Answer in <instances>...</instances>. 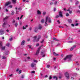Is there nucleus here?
<instances>
[{
	"label": "nucleus",
	"mask_w": 80,
	"mask_h": 80,
	"mask_svg": "<svg viewBox=\"0 0 80 80\" xmlns=\"http://www.w3.org/2000/svg\"><path fill=\"white\" fill-rule=\"evenodd\" d=\"M72 57V55H68L66 56V58H64V60H66L67 59H69V60H71V58Z\"/></svg>",
	"instance_id": "nucleus-1"
},
{
	"label": "nucleus",
	"mask_w": 80,
	"mask_h": 80,
	"mask_svg": "<svg viewBox=\"0 0 80 80\" xmlns=\"http://www.w3.org/2000/svg\"><path fill=\"white\" fill-rule=\"evenodd\" d=\"M65 76L67 78V79H69L70 78V76H69V73L68 72H66L65 73Z\"/></svg>",
	"instance_id": "nucleus-2"
},
{
	"label": "nucleus",
	"mask_w": 80,
	"mask_h": 80,
	"mask_svg": "<svg viewBox=\"0 0 80 80\" xmlns=\"http://www.w3.org/2000/svg\"><path fill=\"white\" fill-rule=\"evenodd\" d=\"M3 34H4V30H0V35H3Z\"/></svg>",
	"instance_id": "nucleus-3"
},
{
	"label": "nucleus",
	"mask_w": 80,
	"mask_h": 80,
	"mask_svg": "<svg viewBox=\"0 0 80 80\" xmlns=\"http://www.w3.org/2000/svg\"><path fill=\"white\" fill-rule=\"evenodd\" d=\"M36 65V64H35L34 62H32L31 64V67L32 68H33V67H34Z\"/></svg>",
	"instance_id": "nucleus-4"
},
{
	"label": "nucleus",
	"mask_w": 80,
	"mask_h": 80,
	"mask_svg": "<svg viewBox=\"0 0 80 80\" xmlns=\"http://www.w3.org/2000/svg\"><path fill=\"white\" fill-rule=\"evenodd\" d=\"M48 17H46L45 26H47L48 25L47 23V21H48Z\"/></svg>",
	"instance_id": "nucleus-5"
},
{
	"label": "nucleus",
	"mask_w": 80,
	"mask_h": 80,
	"mask_svg": "<svg viewBox=\"0 0 80 80\" xmlns=\"http://www.w3.org/2000/svg\"><path fill=\"white\" fill-rule=\"evenodd\" d=\"M38 28L37 27L35 28L34 30V32L35 33H37V32H38Z\"/></svg>",
	"instance_id": "nucleus-6"
},
{
	"label": "nucleus",
	"mask_w": 80,
	"mask_h": 80,
	"mask_svg": "<svg viewBox=\"0 0 80 80\" xmlns=\"http://www.w3.org/2000/svg\"><path fill=\"white\" fill-rule=\"evenodd\" d=\"M10 3H11V2H8L5 4V7H6L7 6H8V5H10Z\"/></svg>",
	"instance_id": "nucleus-7"
},
{
	"label": "nucleus",
	"mask_w": 80,
	"mask_h": 80,
	"mask_svg": "<svg viewBox=\"0 0 80 80\" xmlns=\"http://www.w3.org/2000/svg\"><path fill=\"white\" fill-rule=\"evenodd\" d=\"M59 15L61 17H63V15H62V12H59Z\"/></svg>",
	"instance_id": "nucleus-8"
},
{
	"label": "nucleus",
	"mask_w": 80,
	"mask_h": 80,
	"mask_svg": "<svg viewBox=\"0 0 80 80\" xmlns=\"http://www.w3.org/2000/svg\"><path fill=\"white\" fill-rule=\"evenodd\" d=\"M48 22L49 23H51L52 22V20H51V18H48Z\"/></svg>",
	"instance_id": "nucleus-9"
},
{
	"label": "nucleus",
	"mask_w": 80,
	"mask_h": 80,
	"mask_svg": "<svg viewBox=\"0 0 80 80\" xmlns=\"http://www.w3.org/2000/svg\"><path fill=\"white\" fill-rule=\"evenodd\" d=\"M17 0H12V3L15 4L17 3Z\"/></svg>",
	"instance_id": "nucleus-10"
},
{
	"label": "nucleus",
	"mask_w": 80,
	"mask_h": 80,
	"mask_svg": "<svg viewBox=\"0 0 80 80\" xmlns=\"http://www.w3.org/2000/svg\"><path fill=\"white\" fill-rule=\"evenodd\" d=\"M25 40H23L21 42V45H25Z\"/></svg>",
	"instance_id": "nucleus-11"
},
{
	"label": "nucleus",
	"mask_w": 80,
	"mask_h": 80,
	"mask_svg": "<svg viewBox=\"0 0 80 80\" xmlns=\"http://www.w3.org/2000/svg\"><path fill=\"white\" fill-rule=\"evenodd\" d=\"M53 54L54 56H56L57 57H58V54H57L55 52H53Z\"/></svg>",
	"instance_id": "nucleus-12"
},
{
	"label": "nucleus",
	"mask_w": 80,
	"mask_h": 80,
	"mask_svg": "<svg viewBox=\"0 0 80 80\" xmlns=\"http://www.w3.org/2000/svg\"><path fill=\"white\" fill-rule=\"evenodd\" d=\"M37 13L38 15H41L42 13H41V12L39 10L37 11Z\"/></svg>",
	"instance_id": "nucleus-13"
},
{
	"label": "nucleus",
	"mask_w": 80,
	"mask_h": 80,
	"mask_svg": "<svg viewBox=\"0 0 80 80\" xmlns=\"http://www.w3.org/2000/svg\"><path fill=\"white\" fill-rule=\"evenodd\" d=\"M52 78L54 79H55V78H56V80H58V78L56 76H54V77H52Z\"/></svg>",
	"instance_id": "nucleus-14"
},
{
	"label": "nucleus",
	"mask_w": 80,
	"mask_h": 80,
	"mask_svg": "<svg viewBox=\"0 0 80 80\" xmlns=\"http://www.w3.org/2000/svg\"><path fill=\"white\" fill-rule=\"evenodd\" d=\"M42 28V26L41 25L39 26L38 28L39 30H41Z\"/></svg>",
	"instance_id": "nucleus-15"
},
{
	"label": "nucleus",
	"mask_w": 80,
	"mask_h": 80,
	"mask_svg": "<svg viewBox=\"0 0 80 80\" xmlns=\"http://www.w3.org/2000/svg\"><path fill=\"white\" fill-rule=\"evenodd\" d=\"M8 17L7 16L5 18L3 19V21H4V20H7V19H8Z\"/></svg>",
	"instance_id": "nucleus-16"
},
{
	"label": "nucleus",
	"mask_w": 80,
	"mask_h": 80,
	"mask_svg": "<svg viewBox=\"0 0 80 80\" xmlns=\"http://www.w3.org/2000/svg\"><path fill=\"white\" fill-rule=\"evenodd\" d=\"M68 22H69V23H72V19H68Z\"/></svg>",
	"instance_id": "nucleus-17"
},
{
	"label": "nucleus",
	"mask_w": 80,
	"mask_h": 80,
	"mask_svg": "<svg viewBox=\"0 0 80 80\" xmlns=\"http://www.w3.org/2000/svg\"><path fill=\"white\" fill-rule=\"evenodd\" d=\"M0 48H2V42H0Z\"/></svg>",
	"instance_id": "nucleus-18"
},
{
	"label": "nucleus",
	"mask_w": 80,
	"mask_h": 80,
	"mask_svg": "<svg viewBox=\"0 0 80 80\" xmlns=\"http://www.w3.org/2000/svg\"><path fill=\"white\" fill-rule=\"evenodd\" d=\"M39 52H40V51H37L36 52V55H38V54H39Z\"/></svg>",
	"instance_id": "nucleus-19"
},
{
	"label": "nucleus",
	"mask_w": 80,
	"mask_h": 80,
	"mask_svg": "<svg viewBox=\"0 0 80 80\" xmlns=\"http://www.w3.org/2000/svg\"><path fill=\"white\" fill-rule=\"evenodd\" d=\"M15 27H17V26H18V23L16 22L15 24Z\"/></svg>",
	"instance_id": "nucleus-20"
},
{
	"label": "nucleus",
	"mask_w": 80,
	"mask_h": 80,
	"mask_svg": "<svg viewBox=\"0 0 80 80\" xmlns=\"http://www.w3.org/2000/svg\"><path fill=\"white\" fill-rule=\"evenodd\" d=\"M2 59H6V57L3 56L2 57Z\"/></svg>",
	"instance_id": "nucleus-21"
},
{
	"label": "nucleus",
	"mask_w": 80,
	"mask_h": 80,
	"mask_svg": "<svg viewBox=\"0 0 80 80\" xmlns=\"http://www.w3.org/2000/svg\"><path fill=\"white\" fill-rule=\"evenodd\" d=\"M6 25V23H5V22H4L2 25V27H5V25Z\"/></svg>",
	"instance_id": "nucleus-22"
},
{
	"label": "nucleus",
	"mask_w": 80,
	"mask_h": 80,
	"mask_svg": "<svg viewBox=\"0 0 80 80\" xmlns=\"http://www.w3.org/2000/svg\"><path fill=\"white\" fill-rule=\"evenodd\" d=\"M14 13H15V12H14V11H12L11 14L12 15H14Z\"/></svg>",
	"instance_id": "nucleus-23"
},
{
	"label": "nucleus",
	"mask_w": 80,
	"mask_h": 80,
	"mask_svg": "<svg viewBox=\"0 0 80 80\" xmlns=\"http://www.w3.org/2000/svg\"><path fill=\"white\" fill-rule=\"evenodd\" d=\"M6 46L7 47H9V46H10V43H8L6 44Z\"/></svg>",
	"instance_id": "nucleus-24"
},
{
	"label": "nucleus",
	"mask_w": 80,
	"mask_h": 80,
	"mask_svg": "<svg viewBox=\"0 0 80 80\" xmlns=\"http://www.w3.org/2000/svg\"><path fill=\"white\" fill-rule=\"evenodd\" d=\"M41 49V47H40L38 48V50L37 51H38L39 52H40V50Z\"/></svg>",
	"instance_id": "nucleus-25"
},
{
	"label": "nucleus",
	"mask_w": 80,
	"mask_h": 80,
	"mask_svg": "<svg viewBox=\"0 0 80 80\" xmlns=\"http://www.w3.org/2000/svg\"><path fill=\"white\" fill-rule=\"evenodd\" d=\"M78 3H79V2L78 1H76L75 3L76 5H78Z\"/></svg>",
	"instance_id": "nucleus-26"
},
{
	"label": "nucleus",
	"mask_w": 80,
	"mask_h": 80,
	"mask_svg": "<svg viewBox=\"0 0 80 80\" xmlns=\"http://www.w3.org/2000/svg\"><path fill=\"white\" fill-rule=\"evenodd\" d=\"M66 16H67V17H68V16H70V14H68V13H67L66 14Z\"/></svg>",
	"instance_id": "nucleus-27"
},
{
	"label": "nucleus",
	"mask_w": 80,
	"mask_h": 80,
	"mask_svg": "<svg viewBox=\"0 0 80 80\" xmlns=\"http://www.w3.org/2000/svg\"><path fill=\"white\" fill-rule=\"evenodd\" d=\"M31 73H35V71H32L31 72Z\"/></svg>",
	"instance_id": "nucleus-28"
},
{
	"label": "nucleus",
	"mask_w": 80,
	"mask_h": 80,
	"mask_svg": "<svg viewBox=\"0 0 80 80\" xmlns=\"http://www.w3.org/2000/svg\"><path fill=\"white\" fill-rule=\"evenodd\" d=\"M42 14L43 15H45V14H46V12H43Z\"/></svg>",
	"instance_id": "nucleus-29"
},
{
	"label": "nucleus",
	"mask_w": 80,
	"mask_h": 80,
	"mask_svg": "<svg viewBox=\"0 0 80 80\" xmlns=\"http://www.w3.org/2000/svg\"><path fill=\"white\" fill-rule=\"evenodd\" d=\"M38 38L40 39V38H41V36H40V35H38Z\"/></svg>",
	"instance_id": "nucleus-30"
},
{
	"label": "nucleus",
	"mask_w": 80,
	"mask_h": 80,
	"mask_svg": "<svg viewBox=\"0 0 80 80\" xmlns=\"http://www.w3.org/2000/svg\"><path fill=\"white\" fill-rule=\"evenodd\" d=\"M2 50H5V47H2Z\"/></svg>",
	"instance_id": "nucleus-31"
},
{
	"label": "nucleus",
	"mask_w": 80,
	"mask_h": 80,
	"mask_svg": "<svg viewBox=\"0 0 80 80\" xmlns=\"http://www.w3.org/2000/svg\"><path fill=\"white\" fill-rule=\"evenodd\" d=\"M26 29V28H25V27L23 26L22 27V29L23 30H25Z\"/></svg>",
	"instance_id": "nucleus-32"
},
{
	"label": "nucleus",
	"mask_w": 80,
	"mask_h": 80,
	"mask_svg": "<svg viewBox=\"0 0 80 80\" xmlns=\"http://www.w3.org/2000/svg\"><path fill=\"white\" fill-rule=\"evenodd\" d=\"M43 42H44V40L42 39V41L40 42V43H43Z\"/></svg>",
	"instance_id": "nucleus-33"
},
{
	"label": "nucleus",
	"mask_w": 80,
	"mask_h": 80,
	"mask_svg": "<svg viewBox=\"0 0 80 80\" xmlns=\"http://www.w3.org/2000/svg\"><path fill=\"white\" fill-rule=\"evenodd\" d=\"M73 50V48L72 47V48H71V49H70V50L71 51H72V50Z\"/></svg>",
	"instance_id": "nucleus-34"
},
{
	"label": "nucleus",
	"mask_w": 80,
	"mask_h": 80,
	"mask_svg": "<svg viewBox=\"0 0 80 80\" xmlns=\"http://www.w3.org/2000/svg\"><path fill=\"white\" fill-rule=\"evenodd\" d=\"M59 17V15H57L56 16V17L57 18H58V17Z\"/></svg>",
	"instance_id": "nucleus-35"
},
{
	"label": "nucleus",
	"mask_w": 80,
	"mask_h": 80,
	"mask_svg": "<svg viewBox=\"0 0 80 80\" xmlns=\"http://www.w3.org/2000/svg\"><path fill=\"white\" fill-rule=\"evenodd\" d=\"M41 22L42 23H43V22H44V20L43 19H42L41 20Z\"/></svg>",
	"instance_id": "nucleus-36"
},
{
	"label": "nucleus",
	"mask_w": 80,
	"mask_h": 80,
	"mask_svg": "<svg viewBox=\"0 0 80 80\" xmlns=\"http://www.w3.org/2000/svg\"><path fill=\"white\" fill-rule=\"evenodd\" d=\"M57 22H58V23H59V24L60 23V22L59 20H58Z\"/></svg>",
	"instance_id": "nucleus-37"
},
{
	"label": "nucleus",
	"mask_w": 80,
	"mask_h": 80,
	"mask_svg": "<svg viewBox=\"0 0 80 80\" xmlns=\"http://www.w3.org/2000/svg\"><path fill=\"white\" fill-rule=\"evenodd\" d=\"M37 36H36L33 37L34 38H35V39H36L37 38Z\"/></svg>",
	"instance_id": "nucleus-38"
},
{
	"label": "nucleus",
	"mask_w": 80,
	"mask_h": 80,
	"mask_svg": "<svg viewBox=\"0 0 80 80\" xmlns=\"http://www.w3.org/2000/svg\"><path fill=\"white\" fill-rule=\"evenodd\" d=\"M33 61L34 62H36V63H37L38 62L36 60H33Z\"/></svg>",
	"instance_id": "nucleus-39"
},
{
	"label": "nucleus",
	"mask_w": 80,
	"mask_h": 80,
	"mask_svg": "<svg viewBox=\"0 0 80 80\" xmlns=\"http://www.w3.org/2000/svg\"><path fill=\"white\" fill-rule=\"evenodd\" d=\"M39 40H40L38 38H37L36 39V42H39Z\"/></svg>",
	"instance_id": "nucleus-40"
},
{
	"label": "nucleus",
	"mask_w": 80,
	"mask_h": 80,
	"mask_svg": "<svg viewBox=\"0 0 80 80\" xmlns=\"http://www.w3.org/2000/svg\"><path fill=\"white\" fill-rule=\"evenodd\" d=\"M36 47H38V46H39V43H38L36 45Z\"/></svg>",
	"instance_id": "nucleus-41"
},
{
	"label": "nucleus",
	"mask_w": 80,
	"mask_h": 80,
	"mask_svg": "<svg viewBox=\"0 0 80 80\" xmlns=\"http://www.w3.org/2000/svg\"><path fill=\"white\" fill-rule=\"evenodd\" d=\"M28 47H29V48H31L32 47V46L28 45Z\"/></svg>",
	"instance_id": "nucleus-42"
},
{
	"label": "nucleus",
	"mask_w": 80,
	"mask_h": 80,
	"mask_svg": "<svg viewBox=\"0 0 80 80\" xmlns=\"http://www.w3.org/2000/svg\"><path fill=\"white\" fill-rule=\"evenodd\" d=\"M71 80H74V78L73 77H72L71 78Z\"/></svg>",
	"instance_id": "nucleus-43"
},
{
	"label": "nucleus",
	"mask_w": 80,
	"mask_h": 80,
	"mask_svg": "<svg viewBox=\"0 0 80 80\" xmlns=\"http://www.w3.org/2000/svg\"><path fill=\"white\" fill-rule=\"evenodd\" d=\"M18 10H22V8H18Z\"/></svg>",
	"instance_id": "nucleus-44"
},
{
	"label": "nucleus",
	"mask_w": 80,
	"mask_h": 80,
	"mask_svg": "<svg viewBox=\"0 0 80 80\" xmlns=\"http://www.w3.org/2000/svg\"><path fill=\"white\" fill-rule=\"evenodd\" d=\"M52 76H50V77H49L50 80H51V79H52Z\"/></svg>",
	"instance_id": "nucleus-45"
},
{
	"label": "nucleus",
	"mask_w": 80,
	"mask_h": 80,
	"mask_svg": "<svg viewBox=\"0 0 80 80\" xmlns=\"http://www.w3.org/2000/svg\"><path fill=\"white\" fill-rule=\"evenodd\" d=\"M69 13H70V14H71V13H72V11H69Z\"/></svg>",
	"instance_id": "nucleus-46"
},
{
	"label": "nucleus",
	"mask_w": 80,
	"mask_h": 80,
	"mask_svg": "<svg viewBox=\"0 0 80 80\" xmlns=\"http://www.w3.org/2000/svg\"><path fill=\"white\" fill-rule=\"evenodd\" d=\"M23 17V15H22L21 17L20 18V19L22 18Z\"/></svg>",
	"instance_id": "nucleus-47"
},
{
	"label": "nucleus",
	"mask_w": 80,
	"mask_h": 80,
	"mask_svg": "<svg viewBox=\"0 0 80 80\" xmlns=\"http://www.w3.org/2000/svg\"><path fill=\"white\" fill-rule=\"evenodd\" d=\"M22 78H24V75H22V77H21Z\"/></svg>",
	"instance_id": "nucleus-48"
},
{
	"label": "nucleus",
	"mask_w": 80,
	"mask_h": 80,
	"mask_svg": "<svg viewBox=\"0 0 80 80\" xmlns=\"http://www.w3.org/2000/svg\"><path fill=\"white\" fill-rule=\"evenodd\" d=\"M12 23H15V20L12 21Z\"/></svg>",
	"instance_id": "nucleus-49"
},
{
	"label": "nucleus",
	"mask_w": 80,
	"mask_h": 80,
	"mask_svg": "<svg viewBox=\"0 0 80 80\" xmlns=\"http://www.w3.org/2000/svg\"><path fill=\"white\" fill-rule=\"evenodd\" d=\"M57 1H56L54 2L55 5H57Z\"/></svg>",
	"instance_id": "nucleus-50"
},
{
	"label": "nucleus",
	"mask_w": 80,
	"mask_h": 80,
	"mask_svg": "<svg viewBox=\"0 0 80 80\" xmlns=\"http://www.w3.org/2000/svg\"><path fill=\"white\" fill-rule=\"evenodd\" d=\"M50 5H53V3L52 2H51L50 3Z\"/></svg>",
	"instance_id": "nucleus-51"
},
{
	"label": "nucleus",
	"mask_w": 80,
	"mask_h": 80,
	"mask_svg": "<svg viewBox=\"0 0 80 80\" xmlns=\"http://www.w3.org/2000/svg\"><path fill=\"white\" fill-rule=\"evenodd\" d=\"M28 59V60H30V57H27Z\"/></svg>",
	"instance_id": "nucleus-52"
},
{
	"label": "nucleus",
	"mask_w": 80,
	"mask_h": 80,
	"mask_svg": "<svg viewBox=\"0 0 80 80\" xmlns=\"http://www.w3.org/2000/svg\"><path fill=\"white\" fill-rule=\"evenodd\" d=\"M47 68H49L50 67V65H47Z\"/></svg>",
	"instance_id": "nucleus-53"
},
{
	"label": "nucleus",
	"mask_w": 80,
	"mask_h": 80,
	"mask_svg": "<svg viewBox=\"0 0 80 80\" xmlns=\"http://www.w3.org/2000/svg\"><path fill=\"white\" fill-rule=\"evenodd\" d=\"M75 25V26H78V23H77Z\"/></svg>",
	"instance_id": "nucleus-54"
},
{
	"label": "nucleus",
	"mask_w": 80,
	"mask_h": 80,
	"mask_svg": "<svg viewBox=\"0 0 80 80\" xmlns=\"http://www.w3.org/2000/svg\"><path fill=\"white\" fill-rule=\"evenodd\" d=\"M55 41H56L57 42L58 41H59V40L57 39H56L55 40Z\"/></svg>",
	"instance_id": "nucleus-55"
},
{
	"label": "nucleus",
	"mask_w": 80,
	"mask_h": 80,
	"mask_svg": "<svg viewBox=\"0 0 80 80\" xmlns=\"http://www.w3.org/2000/svg\"><path fill=\"white\" fill-rule=\"evenodd\" d=\"M76 45H74L73 46V48H75V47H76Z\"/></svg>",
	"instance_id": "nucleus-56"
},
{
	"label": "nucleus",
	"mask_w": 80,
	"mask_h": 80,
	"mask_svg": "<svg viewBox=\"0 0 80 80\" xmlns=\"http://www.w3.org/2000/svg\"><path fill=\"white\" fill-rule=\"evenodd\" d=\"M56 8H54V12H55V11H56Z\"/></svg>",
	"instance_id": "nucleus-57"
},
{
	"label": "nucleus",
	"mask_w": 80,
	"mask_h": 80,
	"mask_svg": "<svg viewBox=\"0 0 80 80\" xmlns=\"http://www.w3.org/2000/svg\"><path fill=\"white\" fill-rule=\"evenodd\" d=\"M45 78H47V77H48V76L47 75H46L45 76Z\"/></svg>",
	"instance_id": "nucleus-58"
},
{
	"label": "nucleus",
	"mask_w": 80,
	"mask_h": 80,
	"mask_svg": "<svg viewBox=\"0 0 80 80\" xmlns=\"http://www.w3.org/2000/svg\"><path fill=\"white\" fill-rule=\"evenodd\" d=\"M9 40L10 41H11V40H12V38H10V39H9Z\"/></svg>",
	"instance_id": "nucleus-59"
},
{
	"label": "nucleus",
	"mask_w": 80,
	"mask_h": 80,
	"mask_svg": "<svg viewBox=\"0 0 80 80\" xmlns=\"http://www.w3.org/2000/svg\"><path fill=\"white\" fill-rule=\"evenodd\" d=\"M9 7H10V8H12V5L9 6Z\"/></svg>",
	"instance_id": "nucleus-60"
},
{
	"label": "nucleus",
	"mask_w": 80,
	"mask_h": 80,
	"mask_svg": "<svg viewBox=\"0 0 80 80\" xmlns=\"http://www.w3.org/2000/svg\"><path fill=\"white\" fill-rule=\"evenodd\" d=\"M22 73V72H21V70H20V71H19V73Z\"/></svg>",
	"instance_id": "nucleus-61"
},
{
	"label": "nucleus",
	"mask_w": 80,
	"mask_h": 80,
	"mask_svg": "<svg viewBox=\"0 0 80 80\" xmlns=\"http://www.w3.org/2000/svg\"><path fill=\"white\" fill-rule=\"evenodd\" d=\"M25 28H27V27H28V25H26V26H25Z\"/></svg>",
	"instance_id": "nucleus-62"
},
{
	"label": "nucleus",
	"mask_w": 80,
	"mask_h": 80,
	"mask_svg": "<svg viewBox=\"0 0 80 80\" xmlns=\"http://www.w3.org/2000/svg\"><path fill=\"white\" fill-rule=\"evenodd\" d=\"M53 60H54V61L56 60V58H53Z\"/></svg>",
	"instance_id": "nucleus-63"
},
{
	"label": "nucleus",
	"mask_w": 80,
	"mask_h": 80,
	"mask_svg": "<svg viewBox=\"0 0 80 80\" xmlns=\"http://www.w3.org/2000/svg\"><path fill=\"white\" fill-rule=\"evenodd\" d=\"M19 70V69H17L16 70V72H18V71Z\"/></svg>",
	"instance_id": "nucleus-64"
}]
</instances>
